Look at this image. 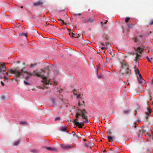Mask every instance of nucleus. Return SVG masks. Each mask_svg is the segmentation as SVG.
I'll use <instances>...</instances> for the list:
<instances>
[{
    "label": "nucleus",
    "instance_id": "dca6fc26",
    "mask_svg": "<svg viewBox=\"0 0 153 153\" xmlns=\"http://www.w3.org/2000/svg\"><path fill=\"white\" fill-rule=\"evenodd\" d=\"M94 19L92 18H90L89 19H88V23L92 22L94 21Z\"/></svg>",
    "mask_w": 153,
    "mask_h": 153
},
{
    "label": "nucleus",
    "instance_id": "a19ab883",
    "mask_svg": "<svg viewBox=\"0 0 153 153\" xmlns=\"http://www.w3.org/2000/svg\"><path fill=\"white\" fill-rule=\"evenodd\" d=\"M108 45H109V43H108L106 42V43H105V45H106L107 46Z\"/></svg>",
    "mask_w": 153,
    "mask_h": 153
},
{
    "label": "nucleus",
    "instance_id": "4468645a",
    "mask_svg": "<svg viewBox=\"0 0 153 153\" xmlns=\"http://www.w3.org/2000/svg\"><path fill=\"white\" fill-rule=\"evenodd\" d=\"M142 130H141V128L139 130V133L138 134V137H140V135L141 134H142L143 133V131H142Z\"/></svg>",
    "mask_w": 153,
    "mask_h": 153
},
{
    "label": "nucleus",
    "instance_id": "4c0bfd02",
    "mask_svg": "<svg viewBox=\"0 0 153 153\" xmlns=\"http://www.w3.org/2000/svg\"><path fill=\"white\" fill-rule=\"evenodd\" d=\"M1 83L3 86L4 85V83L2 81H1Z\"/></svg>",
    "mask_w": 153,
    "mask_h": 153
},
{
    "label": "nucleus",
    "instance_id": "20e7f679",
    "mask_svg": "<svg viewBox=\"0 0 153 153\" xmlns=\"http://www.w3.org/2000/svg\"><path fill=\"white\" fill-rule=\"evenodd\" d=\"M78 90H77L75 89H74L73 91V92L74 94L76 96L77 99H79V98H82V94H79L78 92Z\"/></svg>",
    "mask_w": 153,
    "mask_h": 153
},
{
    "label": "nucleus",
    "instance_id": "ea45409f",
    "mask_svg": "<svg viewBox=\"0 0 153 153\" xmlns=\"http://www.w3.org/2000/svg\"><path fill=\"white\" fill-rule=\"evenodd\" d=\"M101 44L102 46L105 45V44H104V43H101Z\"/></svg>",
    "mask_w": 153,
    "mask_h": 153
},
{
    "label": "nucleus",
    "instance_id": "5701e85b",
    "mask_svg": "<svg viewBox=\"0 0 153 153\" xmlns=\"http://www.w3.org/2000/svg\"><path fill=\"white\" fill-rule=\"evenodd\" d=\"M51 101L52 103L53 104H55V99H53L51 100Z\"/></svg>",
    "mask_w": 153,
    "mask_h": 153
},
{
    "label": "nucleus",
    "instance_id": "9b49d317",
    "mask_svg": "<svg viewBox=\"0 0 153 153\" xmlns=\"http://www.w3.org/2000/svg\"><path fill=\"white\" fill-rule=\"evenodd\" d=\"M92 145V144L90 143H88V144L86 143L85 144V146L87 148L90 147V148H91Z\"/></svg>",
    "mask_w": 153,
    "mask_h": 153
},
{
    "label": "nucleus",
    "instance_id": "6e6552de",
    "mask_svg": "<svg viewBox=\"0 0 153 153\" xmlns=\"http://www.w3.org/2000/svg\"><path fill=\"white\" fill-rule=\"evenodd\" d=\"M136 51H138L140 54L142 53V52H143L144 50V48H141L140 47H138L136 49H135Z\"/></svg>",
    "mask_w": 153,
    "mask_h": 153
},
{
    "label": "nucleus",
    "instance_id": "7c9ffc66",
    "mask_svg": "<svg viewBox=\"0 0 153 153\" xmlns=\"http://www.w3.org/2000/svg\"><path fill=\"white\" fill-rule=\"evenodd\" d=\"M108 135H111V132L110 131H108Z\"/></svg>",
    "mask_w": 153,
    "mask_h": 153
},
{
    "label": "nucleus",
    "instance_id": "423d86ee",
    "mask_svg": "<svg viewBox=\"0 0 153 153\" xmlns=\"http://www.w3.org/2000/svg\"><path fill=\"white\" fill-rule=\"evenodd\" d=\"M130 54L131 55H136V56L135 58V61H137V60L138 59V57L140 56V55L139 54H138V53L137 52H136L135 53H134V52H131Z\"/></svg>",
    "mask_w": 153,
    "mask_h": 153
},
{
    "label": "nucleus",
    "instance_id": "7ed1b4c3",
    "mask_svg": "<svg viewBox=\"0 0 153 153\" xmlns=\"http://www.w3.org/2000/svg\"><path fill=\"white\" fill-rule=\"evenodd\" d=\"M120 64L121 68L119 72L124 75L126 78L128 79L131 74V70L129 69L128 66L125 62L121 63Z\"/></svg>",
    "mask_w": 153,
    "mask_h": 153
},
{
    "label": "nucleus",
    "instance_id": "c03bdc74",
    "mask_svg": "<svg viewBox=\"0 0 153 153\" xmlns=\"http://www.w3.org/2000/svg\"><path fill=\"white\" fill-rule=\"evenodd\" d=\"M137 39H134V41L135 42H137Z\"/></svg>",
    "mask_w": 153,
    "mask_h": 153
},
{
    "label": "nucleus",
    "instance_id": "72a5a7b5",
    "mask_svg": "<svg viewBox=\"0 0 153 153\" xmlns=\"http://www.w3.org/2000/svg\"><path fill=\"white\" fill-rule=\"evenodd\" d=\"M81 15V13H78V14H74V15H75V16H76L77 15L80 16V15Z\"/></svg>",
    "mask_w": 153,
    "mask_h": 153
},
{
    "label": "nucleus",
    "instance_id": "f704fd0d",
    "mask_svg": "<svg viewBox=\"0 0 153 153\" xmlns=\"http://www.w3.org/2000/svg\"><path fill=\"white\" fill-rule=\"evenodd\" d=\"M59 119H60V118L59 117H58L56 118L55 119V121H56L58 120H59Z\"/></svg>",
    "mask_w": 153,
    "mask_h": 153
},
{
    "label": "nucleus",
    "instance_id": "8fccbe9b",
    "mask_svg": "<svg viewBox=\"0 0 153 153\" xmlns=\"http://www.w3.org/2000/svg\"><path fill=\"white\" fill-rule=\"evenodd\" d=\"M152 84H153V79H152Z\"/></svg>",
    "mask_w": 153,
    "mask_h": 153
},
{
    "label": "nucleus",
    "instance_id": "f03ea898",
    "mask_svg": "<svg viewBox=\"0 0 153 153\" xmlns=\"http://www.w3.org/2000/svg\"><path fill=\"white\" fill-rule=\"evenodd\" d=\"M87 114L88 113L85 109L81 110L78 108L76 112V118L74 120L75 125L78 126L79 128H82L84 123H88Z\"/></svg>",
    "mask_w": 153,
    "mask_h": 153
},
{
    "label": "nucleus",
    "instance_id": "4be33fe9",
    "mask_svg": "<svg viewBox=\"0 0 153 153\" xmlns=\"http://www.w3.org/2000/svg\"><path fill=\"white\" fill-rule=\"evenodd\" d=\"M135 72L136 74H140L138 69H137V70H136L135 71Z\"/></svg>",
    "mask_w": 153,
    "mask_h": 153
},
{
    "label": "nucleus",
    "instance_id": "a211bd4d",
    "mask_svg": "<svg viewBox=\"0 0 153 153\" xmlns=\"http://www.w3.org/2000/svg\"><path fill=\"white\" fill-rule=\"evenodd\" d=\"M30 151L32 152L36 153L38 152L37 150L35 149H32Z\"/></svg>",
    "mask_w": 153,
    "mask_h": 153
},
{
    "label": "nucleus",
    "instance_id": "6ab92c4d",
    "mask_svg": "<svg viewBox=\"0 0 153 153\" xmlns=\"http://www.w3.org/2000/svg\"><path fill=\"white\" fill-rule=\"evenodd\" d=\"M27 33H21L19 34V35L20 36H25L26 37L27 36Z\"/></svg>",
    "mask_w": 153,
    "mask_h": 153
},
{
    "label": "nucleus",
    "instance_id": "39448f33",
    "mask_svg": "<svg viewBox=\"0 0 153 153\" xmlns=\"http://www.w3.org/2000/svg\"><path fill=\"white\" fill-rule=\"evenodd\" d=\"M61 147L63 149H70L74 148V147L72 145H70L65 144H64L61 145Z\"/></svg>",
    "mask_w": 153,
    "mask_h": 153
},
{
    "label": "nucleus",
    "instance_id": "c85d7f7f",
    "mask_svg": "<svg viewBox=\"0 0 153 153\" xmlns=\"http://www.w3.org/2000/svg\"><path fill=\"white\" fill-rule=\"evenodd\" d=\"M150 24L151 25H153V20L150 21Z\"/></svg>",
    "mask_w": 153,
    "mask_h": 153
},
{
    "label": "nucleus",
    "instance_id": "aec40b11",
    "mask_svg": "<svg viewBox=\"0 0 153 153\" xmlns=\"http://www.w3.org/2000/svg\"><path fill=\"white\" fill-rule=\"evenodd\" d=\"M103 76L102 74H100V76H97V78L99 79H100L101 78H103Z\"/></svg>",
    "mask_w": 153,
    "mask_h": 153
},
{
    "label": "nucleus",
    "instance_id": "de8ad7c7",
    "mask_svg": "<svg viewBox=\"0 0 153 153\" xmlns=\"http://www.w3.org/2000/svg\"><path fill=\"white\" fill-rule=\"evenodd\" d=\"M80 105H81V104L79 102L78 103V106H80Z\"/></svg>",
    "mask_w": 153,
    "mask_h": 153
},
{
    "label": "nucleus",
    "instance_id": "412c9836",
    "mask_svg": "<svg viewBox=\"0 0 153 153\" xmlns=\"http://www.w3.org/2000/svg\"><path fill=\"white\" fill-rule=\"evenodd\" d=\"M129 19H130V18L129 17L126 18L125 19V22L126 23L128 22Z\"/></svg>",
    "mask_w": 153,
    "mask_h": 153
},
{
    "label": "nucleus",
    "instance_id": "49530a36",
    "mask_svg": "<svg viewBox=\"0 0 153 153\" xmlns=\"http://www.w3.org/2000/svg\"><path fill=\"white\" fill-rule=\"evenodd\" d=\"M108 22V20L104 22V24H106L107 22Z\"/></svg>",
    "mask_w": 153,
    "mask_h": 153
},
{
    "label": "nucleus",
    "instance_id": "cd10ccee",
    "mask_svg": "<svg viewBox=\"0 0 153 153\" xmlns=\"http://www.w3.org/2000/svg\"><path fill=\"white\" fill-rule=\"evenodd\" d=\"M24 83L26 85H30V84L29 83L26 82V81H24Z\"/></svg>",
    "mask_w": 153,
    "mask_h": 153
},
{
    "label": "nucleus",
    "instance_id": "13d9d810",
    "mask_svg": "<svg viewBox=\"0 0 153 153\" xmlns=\"http://www.w3.org/2000/svg\"><path fill=\"white\" fill-rule=\"evenodd\" d=\"M111 69V70H112V68H111V69Z\"/></svg>",
    "mask_w": 153,
    "mask_h": 153
},
{
    "label": "nucleus",
    "instance_id": "79ce46f5",
    "mask_svg": "<svg viewBox=\"0 0 153 153\" xmlns=\"http://www.w3.org/2000/svg\"><path fill=\"white\" fill-rule=\"evenodd\" d=\"M36 65V64L33 65V64H31V65H30V66H31V67H33L34 65Z\"/></svg>",
    "mask_w": 153,
    "mask_h": 153
},
{
    "label": "nucleus",
    "instance_id": "bf43d9fd",
    "mask_svg": "<svg viewBox=\"0 0 153 153\" xmlns=\"http://www.w3.org/2000/svg\"><path fill=\"white\" fill-rule=\"evenodd\" d=\"M112 72H113V71H113V70H112Z\"/></svg>",
    "mask_w": 153,
    "mask_h": 153
},
{
    "label": "nucleus",
    "instance_id": "a18cd8bd",
    "mask_svg": "<svg viewBox=\"0 0 153 153\" xmlns=\"http://www.w3.org/2000/svg\"><path fill=\"white\" fill-rule=\"evenodd\" d=\"M151 61H152V62H153V58H150Z\"/></svg>",
    "mask_w": 153,
    "mask_h": 153
},
{
    "label": "nucleus",
    "instance_id": "c756f323",
    "mask_svg": "<svg viewBox=\"0 0 153 153\" xmlns=\"http://www.w3.org/2000/svg\"><path fill=\"white\" fill-rule=\"evenodd\" d=\"M139 76L140 77V78L141 79V80H142V76L141 75L140 73L138 74Z\"/></svg>",
    "mask_w": 153,
    "mask_h": 153
},
{
    "label": "nucleus",
    "instance_id": "f8f14e48",
    "mask_svg": "<svg viewBox=\"0 0 153 153\" xmlns=\"http://www.w3.org/2000/svg\"><path fill=\"white\" fill-rule=\"evenodd\" d=\"M58 20L60 22V23L62 24V25H66L67 24L63 20H62L60 19H58Z\"/></svg>",
    "mask_w": 153,
    "mask_h": 153
},
{
    "label": "nucleus",
    "instance_id": "0eeeda50",
    "mask_svg": "<svg viewBox=\"0 0 153 153\" xmlns=\"http://www.w3.org/2000/svg\"><path fill=\"white\" fill-rule=\"evenodd\" d=\"M107 138L109 142H112L113 141L114 138V137L112 136L111 135H108L107 136Z\"/></svg>",
    "mask_w": 153,
    "mask_h": 153
},
{
    "label": "nucleus",
    "instance_id": "864d4df0",
    "mask_svg": "<svg viewBox=\"0 0 153 153\" xmlns=\"http://www.w3.org/2000/svg\"><path fill=\"white\" fill-rule=\"evenodd\" d=\"M72 34H73V36L74 37V34H73V33H72Z\"/></svg>",
    "mask_w": 153,
    "mask_h": 153
},
{
    "label": "nucleus",
    "instance_id": "3c124183",
    "mask_svg": "<svg viewBox=\"0 0 153 153\" xmlns=\"http://www.w3.org/2000/svg\"><path fill=\"white\" fill-rule=\"evenodd\" d=\"M83 140L84 141H86V140L85 139H83Z\"/></svg>",
    "mask_w": 153,
    "mask_h": 153
},
{
    "label": "nucleus",
    "instance_id": "6e6d98bb",
    "mask_svg": "<svg viewBox=\"0 0 153 153\" xmlns=\"http://www.w3.org/2000/svg\"><path fill=\"white\" fill-rule=\"evenodd\" d=\"M152 33V32L150 31V33Z\"/></svg>",
    "mask_w": 153,
    "mask_h": 153
},
{
    "label": "nucleus",
    "instance_id": "ddd939ff",
    "mask_svg": "<svg viewBox=\"0 0 153 153\" xmlns=\"http://www.w3.org/2000/svg\"><path fill=\"white\" fill-rule=\"evenodd\" d=\"M20 142V140H19L17 141H16L14 142L13 143V145L15 146H17L19 144Z\"/></svg>",
    "mask_w": 153,
    "mask_h": 153
},
{
    "label": "nucleus",
    "instance_id": "b1692460",
    "mask_svg": "<svg viewBox=\"0 0 153 153\" xmlns=\"http://www.w3.org/2000/svg\"><path fill=\"white\" fill-rule=\"evenodd\" d=\"M83 22L84 23H88V19H85L83 20Z\"/></svg>",
    "mask_w": 153,
    "mask_h": 153
},
{
    "label": "nucleus",
    "instance_id": "2eb2a0df",
    "mask_svg": "<svg viewBox=\"0 0 153 153\" xmlns=\"http://www.w3.org/2000/svg\"><path fill=\"white\" fill-rule=\"evenodd\" d=\"M41 4V3L40 2L38 1L34 3L33 4L35 6H38L40 5Z\"/></svg>",
    "mask_w": 153,
    "mask_h": 153
},
{
    "label": "nucleus",
    "instance_id": "5fc2aeb1",
    "mask_svg": "<svg viewBox=\"0 0 153 153\" xmlns=\"http://www.w3.org/2000/svg\"><path fill=\"white\" fill-rule=\"evenodd\" d=\"M21 8H23V7H22H22H21Z\"/></svg>",
    "mask_w": 153,
    "mask_h": 153
},
{
    "label": "nucleus",
    "instance_id": "e433bc0d",
    "mask_svg": "<svg viewBox=\"0 0 153 153\" xmlns=\"http://www.w3.org/2000/svg\"><path fill=\"white\" fill-rule=\"evenodd\" d=\"M141 130H142V131H143V133H145L146 132V131L144 130L143 128H141Z\"/></svg>",
    "mask_w": 153,
    "mask_h": 153
},
{
    "label": "nucleus",
    "instance_id": "4d7b16f0",
    "mask_svg": "<svg viewBox=\"0 0 153 153\" xmlns=\"http://www.w3.org/2000/svg\"><path fill=\"white\" fill-rule=\"evenodd\" d=\"M134 124H136V122L134 123Z\"/></svg>",
    "mask_w": 153,
    "mask_h": 153
},
{
    "label": "nucleus",
    "instance_id": "c9c22d12",
    "mask_svg": "<svg viewBox=\"0 0 153 153\" xmlns=\"http://www.w3.org/2000/svg\"><path fill=\"white\" fill-rule=\"evenodd\" d=\"M138 81L140 83H141L142 82V80H141V79H140H140H138Z\"/></svg>",
    "mask_w": 153,
    "mask_h": 153
},
{
    "label": "nucleus",
    "instance_id": "58836bf2",
    "mask_svg": "<svg viewBox=\"0 0 153 153\" xmlns=\"http://www.w3.org/2000/svg\"><path fill=\"white\" fill-rule=\"evenodd\" d=\"M82 104H81V105L82 106L83 105H84V101H82Z\"/></svg>",
    "mask_w": 153,
    "mask_h": 153
},
{
    "label": "nucleus",
    "instance_id": "f257e3e1",
    "mask_svg": "<svg viewBox=\"0 0 153 153\" xmlns=\"http://www.w3.org/2000/svg\"><path fill=\"white\" fill-rule=\"evenodd\" d=\"M6 70L5 71L8 74H5L4 75H3L2 74L0 76V78L8 79L9 76H10V75L9 76V74L11 73L14 74L16 78H19L21 76H27L25 77V79L26 80H27L29 78L30 76H27V75H30V76L32 75L36 76L39 77H41L42 79L41 82L43 86L42 87L39 86L38 87L39 88L44 89V87H46V88H48L46 87V85H48L49 84L51 85V84L50 79L44 76V74L45 72L42 70H36L34 71L33 73L27 71H25L23 69L18 70L10 69L7 72H6Z\"/></svg>",
    "mask_w": 153,
    "mask_h": 153
},
{
    "label": "nucleus",
    "instance_id": "603ef678",
    "mask_svg": "<svg viewBox=\"0 0 153 153\" xmlns=\"http://www.w3.org/2000/svg\"><path fill=\"white\" fill-rule=\"evenodd\" d=\"M136 127H137L136 126V125H135L134 126V127H135V128H136Z\"/></svg>",
    "mask_w": 153,
    "mask_h": 153
},
{
    "label": "nucleus",
    "instance_id": "f3484780",
    "mask_svg": "<svg viewBox=\"0 0 153 153\" xmlns=\"http://www.w3.org/2000/svg\"><path fill=\"white\" fill-rule=\"evenodd\" d=\"M67 128L65 127H62L61 128V130L63 131H66V130Z\"/></svg>",
    "mask_w": 153,
    "mask_h": 153
},
{
    "label": "nucleus",
    "instance_id": "1a4fd4ad",
    "mask_svg": "<svg viewBox=\"0 0 153 153\" xmlns=\"http://www.w3.org/2000/svg\"><path fill=\"white\" fill-rule=\"evenodd\" d=\"M46 148L47 149L50 151H57V149L55 148H52L50 147H46Z\"/></svg>",
    "mask_w": 153,
    "mask_h": 153
},
{
    "label": "nucleus",
    "instance_id": "473e14b6",
    "mask_svg": "<svg viewBox=\"0 0 153 153\" xmlns=\"http://www.w3.org/2000/svg\"><path fill=\"white\" fill-rule=\"evenodd\" d=\"M129 112V111L128 110H126L124 111V113L126 114H128Z\"/></svg>",
    "mask_w": 153,
    "mask_h": 153
},
{
    "label": "nucleus",
    "instance_id": "09e8293b",
    "mask_svg": "<svg viewBox=\"0 0 153 153\" xmlns=\"http://www.w3.org/2000/svg\"><path fill=\"white\" fill-rule=\"evenodd\" d=\"M143 35H140L139 36V37H140V38H142L143 37Z\"/></svg>",
    "mask_w": 153,
    "mask_h": 153
},
{
    "label": "nucleus",
    "instance_id": "393cba45",
    "mask_svg": "<svg viewBox=\"0 0 153 153\" xmlns=\"http://www.w3.org/2000/svg\"><path fill=\"white\" fill-rule=\"evenodd\" d=\"M20 124L22 125H24L26 124V123L25 122H21Z\"/></svg>",
    "mask_w": 153,
    "mask_h": 153
},
{
    "label": "nucleus",
    "instance_id": "9d476101",
    "mask_svg": "<svg viewBox=\"0 0 153 153\" xmlns=\"http://www.w3.org/2000/svg\"><path fill=\"white\" fill-rule=\"evenodd\" d=\"M151 113V111L149 110L148 112H145L146 114V120H147L148 119V116H149V115Z\"/></svg>",
    "mask_w": 153,
    "mask_h": 153
},
{
    "label": "nucleus",
    "instance_id": "37998d69",
    "mask_svg": "<svg viewBox=\"0 0 153 153\" xmlns=\"http://www.w3.org/2000/svg\"><path fill=\"white\" fill-rule=\"evenodd\" d=\"M101 25L102 26H103V25L104 24V23H103V22H101Z\"/></svg>",
    "mask_w": 153,
    "mask_h": 153
},
{
    "label": "nucleus",
    "instance_id": "bb28decb",
    "mask_svg": "<svg viewBox=\"0 0 153 153\" xmlns=\"http://www.w3.org/2000/svg\"><path fill=\"white\" fill-rule=\"evenodd\" d=\"M109 152L110 153H111V152L112 151H114V149H112V148H110L109 149Z\"/></svg>",
    "mask_w": 153,
    "mask_h": 153
},
{
    "label": "nucleus",
    "instance_id": "a878e982",
    "mask_svg": "<svg viewBox=\"0 0 153 153\" xmlns=\"http://www.w3.org/2000/svg\"><path fill=\"white\" fill-rule=\"evenodd\" d=\"M146 59L148 60V61L149 62H152V61H151V60L150 59H149V58L148 57V56H147L146 57Z\"/></svg>",
    "mask_w": 153,
    "mask_h": 153
},
{
    "label": "nucleus",
    "instance_id": "2f4dec72",
    "mask_svg": "<svg viewBox=\"0 0 153 153\" xmlns=\"http://www.w3.org/2000/svg\"><path fill=\"white\" fill-rule=\"evenodd\" d=\"M107 49V48L106 47H102L101 48V49L102 50H104V49Z\"/></svg>",
    "mask_w": 153,
    "mask_h": 153
}]
</instances>
